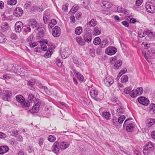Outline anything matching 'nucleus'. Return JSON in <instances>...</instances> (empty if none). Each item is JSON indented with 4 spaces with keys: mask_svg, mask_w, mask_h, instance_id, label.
Listing matches in <instances>:
<instances>
[{
    "mask_svg": "<svg viewBox=\"0 0 155 155\" xmlns=\"http://www.w3.org/2000/svg\"><path fill=\"white\" fill-rule=\"evenodd\" d=\"M103 117L106 120H110L111 117L110 114L108 112H104L102 113Z\"/></svg>",
    "mask_w": 155,
    "mask_h": 155,
    "instance_id": "nucleus-23",
    "label": "nucleus"
},
{
    "mask_svg": "<svg viewBox=\"0 0 155 155\" xmlns=\"http://www.w3.org/2000/svg\"><path fill=\"white\" fill-rule=\"evenodd\" d=\"M49 17L48 15L46 14H44L43 16V21L45 23L47 24L48 23V19Z\"/></svg>",
    "mask_w": 155,
    "mask_h": 155,
    "instance_id": "nucleus-56",
    "label": "nucleus"
},
{
    "mask_svg": "<svg viewBox=\"0 0 155 155\" xmlns=\"http://www.w3.org/2000/svg\"><path fill=\"white\" fill-rule=\"evenodd\" d=\"M15 68L13 67L12 65H10L8 66L7 70L8 71H10L12 72H15Z\"/></svg>",
    "mask_w": 155,
    "mask_h": 155,
    "instance_id": "nucleus-46",
    "label": "nucleus"
},
{
    "mask_svg": "<svg viewBox=\"0 0 155 155\" xmlns=\"http://www.w3.org/2000/svg\"><path fill=\"white\" fill-rule=\"evenodd\" d=\"M16 100L23 107H28L29 106V103L26 102L25 98L21 95H18L16 97Z\"/></svg>",
    "mask_w": 155,
    "mask_h": 155,
    "instance_id": "nucleus-1",
    "label": "nucleus"
},
{
    "mask_svg": "<svg viewBox=\"0 0 155 155\" xmlns=\"http://www.w3.org/2000/svg\"><path fill=\"white\" fill-rule=\"evenodd\" d=\"M77 42L80 45H85V42L84 41L82 38L80 36H78L76 38Z\"/></svg>",
    "mask_w": 155,
    "mask_h": 155,
    "instance_id": "nucleus-24",
    "label": "nucleus"
},
{
    "mask_svg": "<svg viewBox=\"0 0 155 155\" xmlns=\"http://www.w3.org/2000/svg\"><path fill=\"white\" fill-rule=\"evenodd\" d=\"M23 27V23L21 21L16 22L15 25V29L16 32H20Z\"/></svg>",
    "mask_w": 155,
    "mask_h": 155,
    "instance_id": "nucleus-12",
    "label": "nucleus"
},
{
    "mask_svg": "<svg viewBox=\"0 0 155 155\" xmlns=\"http://www.w3.org/2000/svg\"><path fill=\"white\" fill-rule=\"evenodd\" d=\"M138 101L140 104L144 106H147L150 103L148 99L143 96L138 98Z\"/></svg>",
    "mask_w": 155,
    "mask_h": 155,
    "instance_id": "nucleus-6",
    "label": "nucleus"
},
{
    "mask_svg": "<svg viewBox=\"0 0 155 155\" xmlns=\"http://www.w3.org/2000/svg\"><path fill=\"white\" fill-rule=\"evenodd\" d=\"M122 61L120 60L117 61L114 64V68L115 69H118L122 65Z\"/></svg>",
    "mask_w": 155,
    "mask_h": 155,
    "instance_id": "nucleus-25",
    "label": "nucleus"
},
{
    "mask_svg": "<svg viewBox=\"0 0 155 155\" xmlns=\"http://www.w3.org/2000/svg\"><path fill=\"white\" fill-rule=\"evenodd\" d=\"M35 83V81L34 80H32L29 81L28 83V86L32 87Z\"/></svg>",
    "mask_w": 155,
    "mask_h": 155,
    "instance_id": "nucleus-60",
    "label": "nucleus"
},
{
    "mask_svg": "<svg viewBox=\"0 0 155 155\" xmlns=\"http://www.w3.org/2000/svg\"><path fill=\"white\" fill-rule=\"evenodd\" d=\"M145 34L149 37L152 38L155 36V33L154 32L152 31L149 30H147L145 31Z\"/></svg>",
    "mask_w": 155,
    "mask_h": 155,
    "instance_id": "nucleus-31",
    "label": "nucleus"
},
{
    "mask_svg": "<svg viewBox=\"0 0 155 155\" xmlns=\"http://www.w3.org/2000/svg\"><path fill=\"white\" fill-rule=\"evenodd\" d=\"M83 5L85 8H86L89 3V0H84Z\"/></svg>",
    "mask_w": 155,
    "mask_h": 155,
    "instance_id": "nucleus-57",
    "label": "nucleus"
},
{
    "mask_svg": "<svg viewBox=\"0 0 155 155\" xmlns=\"http://www.w3.org/2000/svg\"><path fill=\"white\" fill-rule=\"evenodd\" d=\"M128 80V77L126 75H123L121 78V81L122 83H124L127 82Z\"/></svg>",
    "mask_w": 155,
    "mask_h": 155,
    "instance_id": "nucleus-37",
    "label": "nucleus"
},
{
    "mask_svg": "<svg viewBox=\"0 0 155 155\" xmlns=\"http://www.w3.org/2000/svg\"><path fill=\"white\" fill-rule=\"evenodd\" d=\"M61 150H64L68 148L70 145V143L67 142H61L59 143Z\"/></svg>",
    "mask_w": 155,
    "mask_h": 155,
    "instance_id": "nucleus-15",
    "label": "nucleus"
},
{
    "mask_svg": "<svg viewBox=\"0 0 155 155\" xmlns=\"http://www.w3.org/2000/svg\"><path fill=\"white\" fill-rule=\"evenodd\" d=\"M143 54L144 55V57L146 59L147 61L149 62L150 61V57L148 55H147L146 53H144L143 52Z\"/></svg>",
    "mask_w": 155,
    "mask_h": 155,
    "instance_id": "nucleus-62",
    "label": "nucleus"
},
{
    "mask_svg": "<svg viewBox=\"0 0 155 155\" xmlns=\"http://www.w3.org/2000/svg\"><path fill=\"white\" fill-rule=\"evenodd\" d=\"M79 6L76 5H74L71 8L70 12L71 14H74L79 9Z\"/></svg>",
    "mask_w": 155,
    "mask_h": 155,
    "instance_id": "nucleus-26",
    "label": "nucleus"
},
{
    "mask_svg": "<svg viewBox=\"0 0 155 155\" xmlns=\"http://www.w3.org/2000/svg\"><path fill=\"white\" fill-rule=\"evenodd\" d=\"M135 91L138 96L141 95L143 92V89L142 87H140L137 88Z\"/></svg>",
    "mask_w": 155,
    "mask_h": 155,
    "instance_id": "nucleus-39",
    "label": "nucleus"
},
{
    "mask_svg": "<svg viewBox=\"0 0 155 155\" xmlns=\"http://www.w3.org/2000/svg\"><path fill=\"white\" fill-rule=\"evenodd\" d=\"M61 55L62 58L65 59L71 54V51L68 48L61 50Z\"/></svg>",
    "mask_w": 155,
    "mask_h": 155,
    "instance_id": "nucleus-5",
    "label": "nucleus"
},
{
    "mask_svg": "<svg viewBox=\"0 0 155 155\" xmlns=\"http://www.w3.org/2000/svg\"><path fill=\"white\" fill-rule=\"evenodd\" d=\"M102 6L106 8H109L112 6V3L109 1H104L102 2Z\"/></svg>",
    "mask_w": 155,
    "mask_h": 155,
    "instance_id": "nucleus-20",
    "label": "nucleus"
},
{
    "mask_svg": "<svg viewBox=\"0 0 155 155\" xmlns=\"http://www.w3.org/2000/svg\"><path fill=\"white\" fill-rule=\"evenodd\" d=\"M146 124L148 127H151L155 123V120L152 118L148 119L146 122Z\"/></svg>",
    "mask_w": 155,
    "mask_h": 155,
    "instance_id": "nucleus-22",
    "label": "nucleus"
},
{
    "mask_svg": "<svg viewBox=\"0 0 155 155\" xmlns=\"http://www.w3.org/2000/svg\"><path fill=\"white\" fill-rule=\"evenodd\" d=\"M48 41L46 39H44L40 41V43H41V48L44 51H46L48 49L47 45H48Z\"/></svg>",
    "mask_w": 155,
    "mask_h": 155,
    "instance_id": "nucleus-11",
    "label": "nucleus"
},
{
    "mask_svg": "<svg viewBox=\"0 0 155 155\" xmlns=\"http://www.w3.org/2000/svg\"><path fill=\"white\" fill-rule=\"evenodd\" d=\"M125 119V117L123 115L120 117L118 120V123L121 124Z\"/></svg>",
    "mask_w": 155,
    "mask_h": 155,
    "instance_id": "nucleus-51",
    "label": "nucleus"
},
{
    "mask_svg": "<svg viewBox=\"0 0 155 155\" xmlns=\"http://www.w3.org/2000/svg\"><path fill=\"white\" fill-rule=\"evenodd\" d=\"M104 82L106 86L110 87L114 82L113 78L111 76H108L104 79Z\"/></svg>",
    "mask_w": 155,
    "mask_h": 155,
    "instance_id": "nucleus-7",
    "label": "nucleus"
},
{
    "mask_svg": "<svg viewBox=\"0 0 155 155\" xmlns=\"http://www.w3.org/2000/svg\"><path fill=\"white\" fill-rule=\"evenodd\" d=\"M82 31V28L81 27H77L75 31V33L77 35H80Z\"/></svg>",
    "mask_w": 155,
    "mask_h": 155,
    "instance_id": "nucleus-36",
    "label": "nucleus"
},
{
    "mask_svg": "<svg viewBox=\"0 0 155 155\" xmlns=\"http://www.w3.org/2000/svg\"><path fill=\"white\" fill-rule=\"evenodd\" d=\"M101 41V39L98 37H96L94 41V43L96 45H99Z\"/></svg>",
    "mask_w": 155,
    "mask_h": 155,
    "instance_id": "nucleus-47",
    "label": "nucleus"
},
{
    "mask_svg": "<svg viewBox=\"0 0 155 155\" xmlns=\"http://www.w3.org/2000/svg\"><path fill=\"white\" fill-rule=\"evenodd\" d=\"M132 90V87H130L125 88L124 90V92L126 94H130L131 91Z\"/></svg>",
    "mask_w": 155,
    "mask_h": 155,
    "instance_id": "nucleus-45",
    "label": "nucleus"
},
{
    "mask_svg": "<svg viewBox=\"0 0 155 155\" xmlns=\"http://www.w3.org/2000/svg\"><path fill=\"white\" fill-rule=\"evenodd\" d=\"M56 24L57 21L55 20L54 19H51L49 22L48 28L50 29H51Z\"/></svg>",
    "mask_w": 155,
    "mask_h": 155,
    "instance_id": "nucleus-27",
    "label": "nucleus"
},
{
    "mask_svg": "<svg viewBox=\"0 0 155 155\" xmlns=\"http://www.w3.org/2000/svg\"><path fill=\"white\" fill-rule=\"evenodd\" d=\"M44 139L43 138H40L38 140V143L40 147H41L43 144Z\"/></svg>",
    "mask_w": 155,
    "mask_h": 155,
    "instance_id": "nucleus-54",
    "label": "nucleus"
},
{
    "mask_svg": "<svg viewBox=\"0 0 155 155\" xmlns=\"http://www.w3.org/2000/svg\"><path fill=\"white\" fill-rule=\"evenodd\" d=\"M55 63L59 67H61L62 65V63L61 60L58 58L55 59Z\"/></svg>",
    "mask_w": 155,
    "mask_h": 155,
    "instance_id": "nucleus-48",
    "label": "nucleus"
},
{
    "mask_svg": "<svg viewBox=\"0 0 155 155\" xmlns=\"http://www.w3.org/2000/svg\"><path fill=\"white\" fill-rule=\"evenodd\" d=\"M68 6L67 4H65L64 5L62 9L65 12H67L68 10Z\"/></svg>",
    "mask_w": 155,
    "mask_h": 155,
    "instance_id": "nucleus-61",
    "label": "nucleus"
},
{
    "mask_svg": "<svg viewBox=\"0 0 155 155\" xmlns=\"http://www.w3.org/2000/svg\"><path fill=\"white\" fill-rule=\"evenodd\" d=\"M13 13L16 17H20L22 15L23 11L22 8L17 7L14 10Z\"/></svg>",
    "mask_w": 155,
    "mask_h": 155,
    "instance_id": "nucleus-13",
    "label": "nucleus"
},
{
    "mask_svg": "<svg viewBox=\"0 0 155 155\" xmlns=\"http://www.w3.org/2000/svg\"><path fill=\"white\" fill-rule=\"evenodd\" d=\"M151 135L152 138L155 140V131H153L151 133Z\"/></svg>",
    "mask_w": 155,
    "mask_h": 155,
    "instance_id": "nucleus-64",
    "label": "nucleus"
},
{
    "mask_svg": "<svg viewBox=\"0 0 155 155\" xmlns=\"http://www.w3.org/2000/svg\"><path fill=\"white\" fill-rule=\"evenodd\" d=\"M88 24L89 25H90L91 26H94L97 24V21L95 19H92L89 22Z\"/></svg>",
    "mask_w": 155,
    "mask_h": 155,
    "instance_id": "nucleus-42",
    "label": "nucleus"
},
{
    "mask_svg": "<svg viewBox=\"0 0 155 155\" xmlns=\"http://www.w3.org/2000/svg\"><path fill=\"white\" fill-rule=\"evenodd\" d=\"M101 32L100 28L96 26L94 28L93 32V34L94 36H97L100 34Z\"/></svg>",
    "mask_w": 155,
    "mask_h": 155,
    "instance_id": "nucleus-21",
    "label": "nucleus"
},
{
    "mask_svg": "<svg viewBox=\"0 0 155 155\" xmlns=\"http://www.w3.org/2000/svg\"><path fill=\"white\" fill-rule=\"evenodd\" d=\"M101 43V47L102 48H104L108 45V43L106 41H102Z\"/></svg>",
    "mask_w": 155,
    "mask_h": 155,
    "instance_id": "nucleus-53",
    "label": "nucleus"
},
{
    "mask_svg": "<svg viewBox=\"0 0 155 155\" xmlns=\"http://www.w3.org/2000/svg\"><path fill=\"white\" fill-rule=\"evenodd\" d=\"M1 28L2 30L3 31H5L9 29V26L7 23L4 22L2 24Z\"/></svg>",
    "mask_w": 155,
    "mask_h": 155,
    "instance_id": "nucleus-29",
    "label": "nucleus"
},
{
    "mask_svg": "<svg viewBox=\"0 0 155 155\" xmlns=\"http://www.w3.org/2000/svg\"><path fill=\"white\" fill-rule=\"evenodd\" d=\"M38 45V44L36 42H34L33 43H31L29 44L30 46L32 48H34L35 46H37Z\"/></svg>",
    "mask_w": 155,
    "mask_h": 155,
    "instance_id": "nucleus-63",
    "label": "nucleus"
},
{
    "mask_svg": "<svg viewBox=\"0 0 155 155\" xmlns=\"http://www.w3.org/2000/svg\"><path fill=\"white\" fill-rule=\"evenodd\" d=\"M60 150L58 142H55L52 147V151L57 154H58Z\"/></svg>",
    "mask_w": 155,
    "mask_h": 155,
    "instance_id": "nucleus-10",
    "label": "nucleus"
},
{
    "mask_svg": "<svg viewBox=\"0 0 155 155\" xmlns=\"http://www.w3.org/2000/svg\"><path fill=\"white\" fill-rule=\"evenodd\" d=\"M130 119H126L124 124L123 126L124 127L126 126V129L129 132H132L133 131L134 128L135 127V125L133 122H130L129 123H127V121L130 120Z\"/></svg>",
    "mask_w": 155,
    "mask_h": 155,
    "instance_id": "nucleus-2",
    "label": "nucleus"
},
{
    "mask_svg": "<svg viewBox=\"0 0 155 155\" xmlns=\"http://www.w3.org/2000/svg\"><path fill=\"white\" fill-rule=\"evenodd\" d=\"M117 58L116 57H114L111 58L110 61V62L111 64H114L116 61Z\"/></svg>",
    "mask_w": 155,
    "mask_h": 155,
    "instance_id": "nucleus-59",
    "label": "nucleus"
},
{
    "mask_svg": "<svg viewBox=\"0 0 155 155\" xmlns=\"http://www.w3.org/2000/svg\"><path fill=\"white\" fill-rule=\"evenodd\" d=\"M154 145L153 143L151 142H148L146 144V146L145 147L149 149L152 150L153 149Z\"/></svg>",
    "mask_w": 155,
    "mask_h": 155,
    "instance_id": "nucleus-35",
    "label": "nucleus"
},
{
    "mask_svg": "<svg viewBox=\"0 0 155 155\" xmlns=\"http://www.w3.org/2000/svg\"><path fill=\"white\" fill-rule=\"evenodd\" d=\"M61 33V29L60 27L58 26H55L54 27L52 30V35L54 37L59 36Z\"/></svg>",
    "mask_w": 155,
    "mask_h": 155,
    "instance_id": "nucleus-9",
    "label": "nucleus"
},
{
    "mask_svg": "<svg viewBox=\"0 0 155 155\" xmlns=\"http://www.w3.org/2000/svg\"><path fill=\"white\" fill-rule=\"evenodd\" d=\"M36 99H38L35 97V96L32 94H30L28 97V100L31 102H33L34 103V101H35Z\"/></svg>",
    "mask_w": 155,
    "mask_h": 155,
    "instance_id": "nucleus-32",
    "label": "nucleus"
},
{
    "mask_svg": "<svg viewBox=\"0 0 155 155\" xmlns=\"http://www.w3.org/2000/svg\"><path fill=\"white\" fill-rule=\"evenodd\" d=\"M34 39V38L32 35H31L27 39V41L29 42H31L33 41Z\"/></svg>",
    "mask_w": 155,
    "mask_h": 155,
    "instance_id": "nucleus-58",
    "label": "nucleus"
},
{
    "mask_svg": "<svg viewBox=\"0 0 155 155\" xmlns=\"http://www.w3.org/2000/svg\"><path fill=\"white\" fill-rule=\"evenodd\" d=\"M149 111L151 113H155V104L151 103L149 106Z\"/></svg>",
    "mask_w": 155,
    "mask_h": 155,
    "instance_id": "nucleus-30",
    "label": "nucleus"
},
{
    "mask_svg": "<svg viewBox=\"0 0 155 155\" xmlns=\"http://www.w3.org/2000/svg\"><path fill=\"white\" fill-rule=\"evenodd\" d=\"M130 96L133 98L136 97L138 96L135 90H133L130 92Z\"/></svg>",
    "mask_w": 155,
    "mask_h": 155,
    "instance_id": "nucleus-41",
    "label": "nucleus"
},
{
    "mask_svg": "<svg viewBox=\"0 0 155 155\" xmlns=\"http://www.w3.org/2000/svg\"><path fill=\"white\" fill-rule=\"evenodd\" d=\"M3 99L4 101H9L12 96V94L10 91L5 90L3 92Z\"/></svg>",
    "mask_w": 155,
    "mask_h": 155,
    "instance_id": "nucleus-8",
    "label": "nucleus"
},
{
    "mask_svg": "<svg viewBox=\"0 0 155 155\" xmlns=\"http://www.w3.org/2000/svg\"><path fill=\"white\" fill-rule=\"evenodd\" d=\"M7 39L6 37L3 34L0 32V43H2L5 42Z\"/></svg>",
    "mask_w": 155,
    "mask_h": 155,
    "instance_id": "nucleus-34",
    "label": "nucleus"
},
{
    "mask_svg": "<svg viewBox=\"0 0 155 155\" xmlns=\"http://www.w3.org/2000/svg\"><path fill=\"white\" fill-rule=\"evenodd\" d=\"M42 90L44 91L47 94L49 95H50L52 94V93L50 91H49L47 88L45 86L43 87V90Z\"/></svg>",
    "mask_w": 155,
    "mask_h": 155,
    "instance_id": "nucleus-50",
    "label": "nucleus"
},
{
    "mask_svg": "<svg viewBox=\"0 0 155 155\" xmlns=\"http://www.w3.org/2000/svg\"><path fill=\"white\" fill-rule=\"evenodd\" d=\"M117 49L113 46H109L105 50V53L110 56L114 54L117 52Z\"/></svg>",
    "mask_w": 155,
    "mask_h": 155,
    "instance_id": "nucleus-4",
    "label": "nucleus"
},
{
    "mask_svg": "<svg viewBox=\"0 0 155 155\" xmlns=\"http://www.w3.org/2000/svg\"><path fill=\"white\" fill-rule=\"evenodd\" d=\"M41 102L39 99H36L34 101V105L33 106L31 110V112L32 113H37L39 109V107Z\"/></svg>",
    "mask_w": 155,
    "mask_h": 155,
    "instance_id": "nucleus-3",
    "label": "nucleus"
},
{
    "mask_svg": "<svg viewBox=\"0 0 155 155\" xmlns=\"http://www.w3.org/2000/svg\"><path fill=\"white\" fill-rule=\"evenodd\" d=\"M98 93V91L94 88H92L90 92L91 97L95 100L97 98Z\"/></svg>",
    "mask_w": 155,
    "mask_h": 155,
    "instance_id": "nucleus-14",
    "label": "nucleus"
},
{
    "mask_svg": "<svg viewBox=\"0 0 155 155\" xmlns=\"http://www.w3.org/2000/svg\"><path fill=\"white\" fill-rule=\"evenodd\" d=\"M143 153L144 155H148L150 153L149 149L145 147L143 149Z\"/></svg>",
    "mask_w": 155,
    "mask_h": 155,
    "instance_id": "nucleus-55",
    "label": "nucleus"
},
{
    "mask_svg": "<svg viewBox=\"0 0 155 155\" xmlns=\"http://www.w3.org/2000/svg\"><path fill=\"white\" fill-rule=\"evenodd\" d=\"M51 51H50V48H49L48 50L44 54V57L45 58H49L52 55V53Z\"/></svg>",
    "mask_w": 155,
    "mask_h": 155,
    "instance_id": "nucleus-38",
    "label": "nucleus"
},
{
    "mask_svg": "<svg viewBox=\"0 0 155 155\" xmlns=\"http://www.w3.org/2000/svg\"><path fill=\"white\" fill-rule=\"evenodd\" d=\"M35 11H37L39 12H42L43 11V8L42 6H40L38 7H34Z\"/></svg>",
    "mask_w": 155,
    "mask_h": 155,
    "instance_id": "nucleus-52",
    "label": "nucleus"
},
{
    "mask_svg": "<svg viewBox=\"0 0 155 155\" xmlns=\"http://www.w3.org/2000/svg\"><path fill=\"white\" fill-rule=\"evenodd\" d=\"M73 60L74 63L77 65H79L81 63L80 60L77 57H74Z\"/></svg>",
    "mask_w": 155,
    "mask_h": 155,
    "instance_id": "nucleus-44",
    "label": "nucleus"
},
{
    "mask_svg": "<svg viewBox=\"0 0 155 155\" xmlns=\"http://www.w3.org/2000/svg\"><path fill=\"white\" fill-rule=\"evenodd\" d=\"M30 26L28 24V25H25L24 26V30L25 31L26 33H28L31 31V28H30Z\"/></svg>",
    "mask_w": 155,
    "mask_h": 155,
    "instance_id": "nucleus-43",
    "label": "nucleus"
},
{
    "mask_svg": "<svg viewBox=\"0 0 155 155\" xmlns=\"http://www.w3.org/2000/svg\"><path fill=\"white\" fill-rule=\"evenodd\" d=\"M124 109L121 107H119L118 108L117 110V114L120 116L122 114H123L124 112Z\"/></svg>",
    "mask_w": 155,
    "mask_h": 155,
    "instance_id": "nucleus-33",
    "label": "nucleus"
},
{
    "mask_svg": "<svg viewBox=\"0 0 155 155\" xmlns=\"http://www.w3.org/2000/svg\"><path fill=\"white\" fill-rule=\"evenodd\" d=\"M17 0H8L7 4L8 5H14L17 3Z\"/></svg>",
    "mask_w": 155,
    "mask_h": 155,
    "instance_id": "nucleus-40",
    "label": "nucleus"
},
{
    "mask_svg": "<svg viewBox=\"0 0 155 155\" xmlns=\"http://www.w3.org/2000/svg\"><path fill=\"white\" fill-rule=\"evenodd\" d=\"M146 8L147 11L149 13L153 14L155 12V7L152 5H147Z\"/></svg>",
    "mask_w": 155,
    "mask_h": 155,
    "instance_id": "nucleus-16",
    "label": "nucleus"
},
{
    "mask_svg": "<svg viewBox=\"0 0 155 155\" xmlns=\"http://www.w3.org/2000/svg\"><path fill=\"white\" fill-rule=\"evenodd\" d=\"M56 139V138L53 135H50L48 136V140L51 142H53Z\"/></svg>",
    "mask_w": 155,
    "mask_h": 155,
    "instance_id": "nucleus-49",
    "label": "nucleus"
},
{
    "mask_svg": "<svg viewBox=\"0 0 155 155\" xmlns=\"http://www.w3.org/2000/svg\"><path fill=\"white\" fill-rule=\"evenodd\" d=\"M74 72L75 75L77 77V78L81 81H83L84 78L83 75L81 74L79 72L76 70H74Z\"/></svg>",
    "mask_w": 155,
    "mask_h": 155,
    "instance_id": "nucleus-18",
    "label": "nucleus"
},
{
    "mask_svg": "<svg viewBox=\"0 0 155 155\" xmlns=\"http://www.w3.org/2000/svg\"><path fill=\"white\" fill-rule=\"evenodd\" d=\"M28 24L31 26L32 28L37 27L38 25L36 20L34 19H31L29 21Z\"/></svg>",
    "mask_w": 155,
    "mask_h": 155,
    "instance_id": "nucleus-17",
    "label": "nucleus"
},
{
    "mask_svg": "<svg viewBox=\"0 0 155 155\" xmlns=\"http://www.w3.org/2000/svg\"><path fill=\"white\" fill-rule=\"evenodd\" d=\"M84 41L88 43L91 41L92 40V37L91 34L88 33L86 34L84 37Z\"/></svg>",
    "mask_w": 155,
    "mask_h": 155,
    "instance_id": "nucleus-28",
    "label": "nucleus"
},
{
    "mask_svg": "<svg viewBox=\"0 0 155 155\" xmlns=\"http://www.w3.org/2000/svg\"><path fill=\"white\" fill-rule=\"evenodd\" d=\"M8 150V147L7 146H1L0 147V154H3L7 153Z\"/></svg>",
    "mask_w": 155,
    "mask_h": 155,
    "instance_id": "nucleus-19",
    "label": "nucleus"
}]
</instances>
